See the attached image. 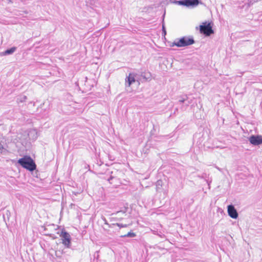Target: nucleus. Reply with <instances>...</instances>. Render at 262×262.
Returning <instances> with one entry per match:
<instances>
[{
	"label": "nucleus",
	"mask_w": 262,
	"mask_h": 262,
	"mask_svg": "<svg viewBox=\"0 0 262 262\" xmlns=\"http://www.w3.org/2000/svg\"><path fill=\"white\" fill-rule=\"evenodd\" d=\"M18 163L26 169L33 171L36 169V165L33 159L28 156H26L18 160Z\"/></svg>",
	"instance_id": "f257e3e1"
},
{
	"label": "nucleus",
	"mask_w": 262,
	"mask_h": 262,
	"mask_svg": "<svg viewBox=\"0 0 262 262\" xmlns=\"http://www.w3.org/2000/svg\"><path fill=\"white\" fill-rule=\"evenodd\" d=\"M195 42L192 36H184L180 39H177L172 42L171 47L174 46L178 47H186L191 45Z\"/></svg>",
	"instance_id": "f03ea898"
},
{
	"label": "nucleus",
	"mask_w": 262,
	"mask_h": 262,
	"mask_svg": "<svg viewBox=\"0 0 262 262\" xmlns=\"http://www.w3.org/2000/svg\"><path fill=\"white\" fill-rule=\"evenodd\" d=\"M174 3L189 8H193L202 4V2L200 0H180L174 1Z\"/></svg>",
	"instance_id": "7ed1b4c3"
},
{
	"label": "nucleus",
	"mask_w": 262,
	"mask_h": 262,
	"mask_svg": "<svg viewBox=\"0 0 262 262\" xmlns=\"http://www.w3.org/2000/svg\"><path fill=\"white\" fill-rule=\"evenodd\" d=\"M200 31L205 36H208L214 33L211 23L205 21L200 26Z\"/></svg>",
	"instance_id": "20e7f679"
},
{
	"label": "nucleus",
	"mask_w": 262,
	"mask_h": 262,
	"mask_svg": "<svg viewBox=\"0 0 262 262\" xmlns=\"http://www.w3.org/2000/svg\"><path fill=\"white\" fill-rule=\"evenodd\" d=\"M62 238V244L67 248H70L71 246V237L70 234L67 231L62 230L59 234Z\"/></svg>",
	"instance_id": "39448f33"
},
{
	"label": "nucleus",
	"mask_w": 262,
	"mask_h": 262,
	"mask_svg": "<svg viewBox=\"0 0 262 262\" xmlns=\"http://www.w3.org/2000/svg\"><path fill=\"white\" fill-rule=\"evenodd\" d=\"M250 143L254 145H259L262 144V136L252 135L249 138Z\"/></svg>",
	"instance_id": "423d86ee"
},
{
	"label": "nucleus",
	"mask_w": 262,
	"mask_h": 262,
	"mask_svg": "<svg viewBox=\"0 0 262 262\" xmlns=\"http://www.w3.org/2000/svg\"><path fill=\"white\" fill-rule=\"evenodd\" d=\"M228 215L232 219H236L238 217V213L235 208L234 206L232 205L228 206Z\"/></svg>",
	"instance_id": "0eeeda50"
},
{
	"label": "nucleus",
	"mask_w": 262,
	"mask_h": 262,
	"mask_svg": "<svg viewBox=\"0 0 262 262\" xmlns=\"http://www.w3.org/2000/svg\"><path fill=\"white\" fill-rule=\"evenodd\" d=\"M135 82V75L130 73L125 79L126 85L129 86L133 83Z\"/></svg>",
	"instance_id": "6e6552de"
},
{
	"label": "nucleus",
	"mask_w": 262,
	"mask_h": 262,
	"mask_svg": "<svg viewBox=\"0 0 262 262\" xmlns=\"http://www.w3.org/2000/svg\"><path fill=\"white\" fill-rule=\"evenodd\" d=\"M16 47H13L10 49H8L5 51L4 52H2L0 53V56H6L7 55L12 54L16 50Z\"/></svg>",
	"instance_id": "1a4fd4ad"
},
{
	"label": "nucleus",
	"mask_w": 262,
	"mask_h": 262,
	"mask_svg": "<svg viewBox=\"0 0 262 262\" xmlns=\"http://www.w3.org/2000/svg\"><path fill=\"white\" fill-rule=\"evenodd\" d=\"M178 103L180 104L185 103V105L188 106L190 103V102L188 100V97L187 95L182 96L178 101Z\"/></svg>",
	"instance_id": "9d476101"
},
{
	"label": "nucleus",
	"mask_w": 262,
	"mask_h": 262,
	"mask_svg": "<svg viewBox=\"0 0 262 262\" xmlns=\"http://www.w3.org/2000/svg\"><path fill=\"white\" fill-rule=\"evenodd\" d=\"M209 175H208L206 173H204L202 174L201 176H199L200 178L202 179H205V181H206L207 183L208 184V186H209L210 184L211 183V180L209 179Z\"/></svg>",
	"instance_id": "9b49d317"
},
{
	"label": "nucleus",
	"mask_w": 262,
	"mask_h": 262,
	"mask_svg": "<svg viewBox=\"0 0 262 262\" xmlns=\"http://www.w3.org/2000/svg\"><path fill=\"white\" fill-rule=\"evenodd\" d=\"M136 236V234L133 232H129L127 234H125L124 235L121 236L122 237H134Z\"/></svg>",
	"instance_id": "f8f14e48"
},
{
	"label": "nucleus",
	"mask_w": 262,
	"mask_h": 262,
	"mask_svg": "<svg viewBox=\"0 0 262 262\" xmlns=\"http://www.w3.org/2000/svg\"><path fill=\"white\" fill-rule=\"evenodd\" d=\"M163 185V182L162 180H158L156 183V187H157V190L158 191L159 189Z\"/></svg>",
	"instance_id": "ddd939ff"
},
{
	"label": "nucleus",
	"mask_w": 262,
	"mask_h": 262,
	"mask_svg": "<svg viewBox=\"0 0 262 262\" xmlns=\"http://www.w3.org/2000/svg\"><path fill=\"white\" fill-rule=\"evenodd\" d=\"M102 220H103V221H104V224H105V225H107V226H108V227H110V228H113L114 226H115V224H109L108 223V222H107V220H106V219H105L104 217H103L102 218Z\"/></svg>",
	"instance_id": "4468645a"
},
{
	"label": "nucleus",
	"mask_w": 262,
	"mask_h": 262,
	"mask_svg": "<svg viewBox=\"0 0 262 262\" xmlns=\"http://www.w3.org/2000/svg\"><path fill=\"white\" fill-rule=\"evenodd\" d=\"M115 224V226H117L118 227H119L120 228H124V227H126L127 226V224H120V223H116Z\"/></svg>",
	"instance_id": "2eb2a0df"
},
{
	"label": "nucleus",
	"mask_w": 262,
	"mask_h": 262,
	"mask_svg": "<svg viewBox=\"0 0 262 262\" xmlns=\"http://www.w3.org/2000/svg\"><path fill=\"white\" fill-rule=\"evenodd\" d=\"M6 151L7 150L4 148V146L0 143V152L2 154Z\"/></svg>",
	"instance_id": "dca6fc26"
},
{
	"label": "nucleus",
	"mask_w": 262,
	"mask_h": 262,
	"mask_svg": "<svg viewBox=\"0 0 262 262\" xmlns=\"http://www.w3.org/2000/svg\"><path fill=\"white\" fill-rule=\"evenodd\" d=\"M162 33L164 34V35H166V32L165 27L164 24H163V25H162Z\"/></svg>",
	"instance_id": "f3484780"
},
{
	"label": "nucleus",
	"mask_w": 262,
	"mask_h": 262,
	"mask_svg": "<svg viewBox=\"0 0 262 262\" xmlns=\"http://www.w3.org/2000/svg\"><path fill=\"white\" fill-rule=\"evenodd\" d=\"M115 178L112 176H111L108 179V181L110 183H112V181L115 179Z\"/></svg>",
	"instance_id": "a211bd4d"
}]
</instances>
